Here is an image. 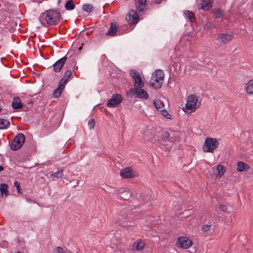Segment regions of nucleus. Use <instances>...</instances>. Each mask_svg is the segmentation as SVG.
<instances>
[{"instance_id": "c756f323", "label": "nucleus", "mask_w": 253, "mask_h": 253, "mask_svg": "<svg viewBox=\"0 0 253 253\" xmlns=\"http://www.w3.org/2000/svg\"><path fill=\"white\" fill-rule=\"evenodd\" d=\"M93 9V5L90 4H85L83 6V9L87 12H92Z\"/></svg>"}, {"instance_id": "79ce46f5", "label": "nucleus", "mask_w": 253, "mask_h": 253, "mask_svg": "<svg viewBox=\"0 0 253 253\" xmlns=\"http://www.w3.org/2000/svg\"><path fill=\"white\" fill-rule=\"evenodd\" d=\"M123 199H125V200H126V198H125V197H122Z\"/></svg>"}, {"instance_id": "2f4dec72", "label": "nucleus", "mask_w": 253, "mask_h": 253, "mask_svg": "<svg viewBox=\"0 0 253 253\" xmlns=\"http://www.w3.org/2000/svg\"><path fill=\"white\" fill-rule=\"evenodd\" d=\"M54 253H66L65 250L63 248H61L60 247H58L56 248L55 249Z\"/></svg>"}, {"instance_id": "c03bdc74", "label": "nucleus", "mask_w": 253, "mask_h": 253, "mask_svg": "<svg viewBox=\"0 0 253 253\" xmlns=\"http://www.w3.org/2000/svg\"><path fill=\"white\" fill-rule=\"evenodd\" d=\"M16 253H21L20 252H17Z\"/></svg>"}, {"instance_id": "a211bd4d", "label": "nucleus", "mask_w": 253, "mask_h": 253, "mask_svg": "<svg viewBox=\"0 0 253 253\" xmlns=\"http://www.w3.org/2000/svg\"><path fill=\"white\" fill-rule=\"evenodd\" d=\"M145 245V242L142 240L139 239L133 243L132 248L137 251H140L144 249Z\"/></svg>"}, {"instance_id": "7c9ffc66", "label": "nucleus", "mask_w": 253, "mask_h": 253, "mask_svg": "<svg viewBox=\"0 0 253 253\" xmlns=\"http://www.w3.org/2000/svg\"><path fill=\"white\" fill-rule=\"evenodd\" d=\"M185 14L186 17L190 19L191 22H194V21L195 20V18L194 17V14L192 12L190 11L189 10H186L185 12Z\"/></svg>"}, {"instance_id": "e433bc0d", "label": "nucleus", "mask_w": 253, "mask_h": 253, "mask_svg": "<svg viewBox=\"0 0 253 253\" xmlns=\"http://www.w3.org/2000/svg\"><path fill=\"white\" fill-rule=\"evenodd\" d=\"M211 225H205L202 226V230L204 232H207L210 229Z\"/></svg>"}, {"instance_id": "1a4fd4ad", "label": "nucleus", "mask_w": 253, "mask_h": 253, "mask_svg": "<svg viewBox=\"0 0 253 253\" xmlns=\"http://www.w3.org/2000/svg\"><path fill=\"white\" fill-rule=\"evenodd\" d=\"M192 245V241L185 236H180L177 238L176 246L179 248L189 249Z\"/></svg>"}, {"instance_id": "7ed1b4c3", "label": "nucleus", "mask_w": 253, "mask_h": 253, "mask_svg": "<svg viewBox=\"0 0 253 253\" xmlns=\"http://www.w3.org/2000/svg\"><path fill=\"white\" fill-rule=\"evenodd\" d=\"M133 223V219L129 216V212L127 211H121L116 220V223L118 226L124 228L132 226Z\"/></svg>"}, {"instance_id": "f704fd0d", "label": "nucleus", "mask_w": 253, "mask_h": 253, "mask_svg": "<svg viewBox=\"0 0 253 253\" xmlns=\"http://www.w3.org/2000/svg\"><path fill=\"white\" fill-rule=\"evenodd\" d=\"M88 124L90 128H92L95 124V122L94 119H92L88 121Z\"/></svg>"}, {"instance_id": "ddd939ff", "label": "nucleus", "mask_w": 253, "mask_h": 253, "mask_svg": "<svg viewBox=\"0 0 253 253\" xmlns=\"http://www.w3.org/2000/svg\"><path fill=\"white\" fill-rule=\"evenodd\" d=\"M67 59V57L64 56L63 57L61 58L60 59L56 61L53 65L54 71L57 73L59 72L61 69L65 65V63Z\"/></svg>"}, {"instance_id": "aec40b11", "label": "nucleus", "mask_w": 253, "mask_h": 253, "mask_svg": "<svg viewBox=\"0 0 253 253\" xmlns=\"http://www.w3.org/2000/svg\"><path fill=\"white\" fill-rule=\"evenodd\" d=\"M72 75V72L71 70H68L64 73V76L61 79L60 81V84L64 86H65V84L68 81L69 79Z\"/></svg>"}, {"instance_id": "a19ab883", "label": "nucleus", "mask_w": 253, "mask_h": 253, "mask_svg": "<svg viewBox=\"0 0 253 253\" xmlns=\"http://www.w3.org/2000/svg\"><path fill=\"white\" fill-rule=\"evenodd\" d=\"M66 253H72L70 251H67Z\"/></svg>"}, {"instance_id": "b1692460", "label": "nucleus", "mask_w": 253, "mask_h": 253, "mask_svg": "<svg viewBox=\"0 0 253 253\" xmlns=\"http://www.w3.org/2000/svg\"><path fill=\"white\" fill-rule=\"evenodd\" d=\"M64 87L65 86L60 84L58 86V87L56 88L53 93V97L54 98L58 97L60 95L63 90L64 89Z\"/></svg>"}, {"instance_id": "4be33fe9", "label": "nucleus", "mask_w": 253, "mask_h": 253, "mask_svg": "<svg viewBox=\"0 0 253 253\" xmlns=\"http://www.w3.org/2000/svg\"><path fill=\"white\" fill-rule=\"evenodd\" d=\"M63 170L62 169H59L57 170L56 172L52 173L51 174H50L49 177L52 180H54L56 179L61 178L63 175Z\"/></svg>"}, {"instance_id": "dca6fc26", "label": "nucleus", "mask_w": 253, "mask_h": 253, "mask_svg": "<svg viewBox=\"0 0 253 253\" xmlns=\"http://www.w3.org/2000/svg\"><path fill=\"white\" fill-rule=\"evenodd\" d=\"M118 25L116 23H111L110 24V28L106 33V36L114 37L117 35V33L118 30Z\"/></svg>"}, {"instance_id": "bb28decb", "label": "nucleus", "mask_w": 253, "mask_h": 253, "mask_svg": "<svg viewBox=\"0 0 253 253\" xmlns=\"http://www.w3.org/2000/svg\"><path fill=\"white\" fill-rule=\"evenodd\" d=\"M153 104H154L155 107H156V108H157L158 110H159L160 111H161V110L163 109L164 105H163V104L161 100H160V99L154 100V102H153Z\"/></svg>"}, {"instance_id": "f3484780", "label": "nucleus", "mask_w": 253, "mask_h": 253, "mask_svg": "<svg viewBox=\"0 0 253 253\" xmlns=\"http://www.w3.org/2000/svg\"><path fill=\"white\" fill-rule=\"evenodd\" d=\"M244 89L248 95H253V80H250L245 83Z\"/></svg>"}, {"instance_id": "f257e3e1", "label": "nucleus", "mask_w": 253, "mask_h": 253, "mask_svg": "<svg viewBox=\"0 0 253 253\" xmlns=\"http://www.w3.org/2000/svg\"><path fill=\"white\" fill-rule=\"evenodd\" d=\"M60 13L57 10L49 9L42 13L39 19L41 24L45 27L58 24L60 21Z\"/></svg>"}, {"instance_id": "f8f14e48", "label": "nucleus", "mask_w": 253, "mask_h": 253, "mask_svg": "<svg viewBox=\"0 0 253 253\" xmlns=\"http://www.w3.org/2000/svg\"><path fill=\"white\" fill-rule=\"evenodd\" d=\"M122 99L123 98L120 94H114L108 101L107 106L108 107H116L122 102Z\"/></svg>"}, {"instance_id": "58836bf2", "label": "nucleus", "mask_w": 253, "mask_h": 253, "mask_svg": "<svg viewBox=\"0 0 253 253\" xmlns=\"http://www.w3.org/2000/svg\"><path fill=\"white\" fill-rule=\"evenodd\" d=\"M7 245V243L6 242L3 241L0 243V246L3 247H6Z\"/></svg>"}, {"instance_id": "412c9836", "label": "nucleus", "mask_w": 253, "mask_h": 253, "mask_svg": "<svg viewBox=\"0 0 253 253\" xmlns=\"http://www.w3.org/2000/svg\"><path fill=\"white\" fill-rule=\"evenodd\" d=\"M237 166V170L239 172H243L248 170L250 168L248 165L242 162H238Z\"/></svg>"}, {"instance_id": "a878e982", "label": "nucleus", "mask_w": 253, "mask_h": 253, "mask_svg": "<svg viewBox=\"0 0 253 253\" xmlns=\"http://www.w3.org/2000/svg\"><path fill=\"white\" fill-rule=\"evenodd\" d=\"M8 185L6 184H1L0 185V191L1 194H0V197L2 196L3 194L7 196L8 195V191L7 190Z\"/></svg>"}, {"instance_id": "6ab92c4d", "label": "nucleus", "mask_w": 253, "mask_h": 253, "mask_svg": "<svg viewBox=\"0 0 253 253\" xmlns=\"http://www.w3.org/2000/svg\"><path fill=\"white\" fill-rule=\"evenodd\" d=\"M12 107L14 109H19L22 108L23 105L21 102L20 99L18 97H14L12 103Z\"/></svg>"}, {"instance_id": "0eeeda50", "label": "nucleus", "mask_w": 253, "mask_h": 253, "mask_svg": "<svg viewBox=\"0 0 253 253\" xmlns=\"http://www.w3.org/2000/svg\"><path fill=\"white\" fill-rule=\"evenodd\" d=\"M25 137L24 134L19 133L16 135L12 140L10 144V148L13 151L19 149L24 144Z\"/></svg>"}, {"instance_id": "6e6552de", "label": "nucleus", "mask_w": 253, "mask_h": 253, "mask_svg": "<svg viewBox=\"0 0 253 253\" xmlns=\"http://www.w3.org/2000/svg\"><path fill=\"white\" fill-rule=\"evenodd\" d=\"M130 74L133 78L134 82V88H142L144 84L139 72L135 70H131L130 71Z\"/></svg>"}, {"instance_id": "37998d69", "label": "nucleus", "mask_w": 253, "mask_h": 253, "mask_svg": "<svg viewBox=\"0 0 253 253\" xmlns=\"http://www.w3.org/2000/svg\"><path fill=\"white\" fill-rule=\"evenodd\" d=\"M1 108H0V113L1 112Z\"/></svg>"}, {"instance_id": "ea45409f", "label": "nucleus", "mask_w": 253, "mask_h": 253, "mask_svg": "<svg viewBox=\"0 0 253 253\" xmlns=\"http://www.w3.org/2000/svg\"><path fill=\"white\" fill-rule=\"evenodd\" d=\"M3 169V168L2 167L0 166V171H2Z\"/></svg>"}, {"instance_id": "9b49d317", "label": "nucleus", "mask_w": 253, "mask_h": 253, "mask_svg": "<svg viewBox=\"0 0 253 253\" xmlns=\"http://www.w3.org/2000/svg\"><path fill=\"white\" fill-rule=\"evenodd\" d=\"M120 175L124 178H128L136 177L138 174L131 168L127 167L121 170Z\"/></svg>"}, {"instance_id": "5701e85b", "label": "nucleus", "mask_w": 253, "mask_h": 253, "mask_svg": "<svg viewBox=\"0 0 253 253\" xmlns=\"http://www.w3.org/2000/svg\"><path fill=\"white\" fill-rule=\"evenodd\" d=\"M212 13L216 19H219L224 16V11L219 8H215L212 10Z\"/></svg>"}, {"instance_id": "c9c22d12", "label": "nucleus", "mask_w": 253, "mask_h": 253, "mask_svg": "<svg viewBox=\"0 0 253 253\" xmlns=\"http://www.w3.org/2000/svg\"><path fill=\"white\" fill-rule=\"evenodd\" d=\"M14 185L16 187L17 191L18 193H20L21 189H20V184L18 181H15L14 182Z\"/></svg>"}, {"instance_id": "2eb2a0df", "label": "nucleus", "mask_w": 253, "mask_h": 253, "mask_svg": "<svg viewBox=\"0 0 253 253\" xmlns=\"http://www.w3.org/2000/svg\"><path fill=\"white\" fill-rule=\"evenodd\" d=\"M133 90L134 91V93L136 94L137 97L144 99L148 98V93L142 88H134Z\"/></svg>"}, {"instance_id": "cd10ccee", "label": "nucleus", "mask_w": 253, "mask_h": 253, "mask_svg": "<svg viewBox=\"0 0 253 253\" xmlns=\"http://www.w3.org/2000/svg\"><path fill=\"white\" fill-rule=\"evenodd\" d=\"M9 122L5 119H0V129H5L9 125Z\"/></svg>"}, {"instance_id": "4468645a", "label": "nucleus", "mask_w": 253, "mask_h": 253, "mask_svg": "<svg viewBox=\"0 0 253 253\" xmlns=\"http://www.w3.org/2000/svg\"><path fill=\"white\" fill-rule=\"evenodd\" d=\"M213 0H201L199 9L204 11H209L212 6Z\"/></svg>"}, {"instance_id": "39448f33", "label": "nucleus", "mask_w": 253, "mask_h": 253, "mask_svg": "<svg viewBox=\"0 0 253 253\" xmlns=\"http://www.w3.org/2000/svg\"><path fill=\"white\" fill-rule=\"evenodd\" d=\"M219 145V141L216 138L207 137L203 145V150L206 153H213Z\"/></svg>"}, {"instance_id": "4c0bfd02", "label": "nucleus", "mask_w": 253, "mask_h": 253, "mask_svg": "<svg viewBox=\"0 0 253 253\" xmlns=\"http://www.w3.org/2000/svg\"><path fill=\"white\" fill-rule=\"evenodd\" d=\"M219 208L222 211H225L227 209V207L225 205H219Z\"/></svg>"}, {"instance_id": "72a5a7b5", "label": "nucleus", "mask_w": 253, "mask_h": 253, "mask_svg": "<svg viewBox=\"0 0 253 253\" xmlns=\"http://www.w3.org/2000/svg\"><path fill=\"white\" fill-rule=\"evenodd\" d=\"M170 134L167 131H165L162 134V138L163 139H168L169 137Z\"/></svg>"}, {"instance_id": "c85d7f7f", "label": "nucleus", "mask_w": 253, "mask_h": 253, "mask_svg": "<svg viewBox=\"0 0 253 253\" xmlns=\"http://www.w3.org/2000/svg\"><path fill=\"white\" fill-rule=\"evenodd\" d=\"M75 3L72 0L67 1L65 3V8L68 10H71L75 8Z\"/></svg>"}, {"instance_id": "20e7f679", "label": "nucleus", "mask_w": 253, "mask_h": 253, "mask_svg": "<svg viewBox=\"0 0 253 253\" xmlns=\"http://www.w3.org/2000/svg\"><path fill=\"white\" fill-rule=\"evenodd\" d=\"M164 77L165 74L162 70H156L152 75L150 81V84L156 89L160 88L163 84Z\"/></svg>"}, {"instance_id": "393cba45", "label": "nucleus", "mask_w": 253, "mask_h": 253, "mask_svg": "<svg viewBox=\"0 0 253 253\" xmlns=\"http://www.w3.org/2000/svg\"><path fill=\"white\" fill-rule=\"evenodd\" d=\"M216 170L217 171L216 176L218 177H221L224 175L226 171V169L223 166L218 165L216 167Z\"/></svg>"}, {"instance_id": "423d86ee", "label": "nucleus", "mask_w": 253, "mask_h": 253, "mask_svg": "<svg viewBox=\"0 0 253 253\" xmlns=\"http://www.w3.org/2000/svg\"><path fill=\"white\" fill-rule=\"evenodd\" d=\"M198 99L197 95L191 94L187 100V103L185 107L187 110H191V112H194L200 106V102H198Z\"/></svg>"}, {"instance_id": "473e14b6", "label": "nucleus", "mask_w": 253, "mask_h": 253, "mask_svg": "<svg viewBox=\"0 0 253 253\" xmlns=\"http://www.w3.org/2000/svg\"><path fill=\"white\" fill-rule=\"evenodd\" d=\"M160 111L162 112V114L165 117H166L167 119H170V115L169 114V113L167 111H166V110H165L163 109L161 110Z\"/></svg>"}, {"instance_id": "f03ea898", "label": "nucleus", "mask_w": 253, "mask_h": 253, "mask_svg": "<svg viewBox=\"0 0 253 253\" xmlns=\"http://www.w3.org/2000/svg\"><path fill=\"white\" fill-rule=\"evenodd\" d=\"M147 0H139L136 2V8L138 11L134 9L129 11L128 14L126 15V19L127 21L130 24H136L139 19L138 14L141 15V13L144 10L146 5Z\"/></svg>"}, {"instance_id": "9d476101", "label": "nucleus", "mask_w": 253, "mask_h": 253, "mask_svg": "<svg viewBox=\"0 0 253 253\" xmlns=\"http://www.w3.org/2000/svg\"><path fill=\"white\" fill-rule=\"evenodd\" d=\"M234 38L233 35L228 33H223L218 35L216 40L220 44H225L231 41Z\"/></svg>"}]
</instances>
